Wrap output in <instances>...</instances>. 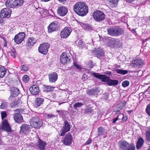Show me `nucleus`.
<instances>
[{
  "mask_svg": "<svg viewBox=\"0 0 150 150\" xmlns=\"http://www.w3.org/2000/svg\"><path fill=\"white\" fill-rule=\"evenodd\" d=\"M28 69V67L26 65H23L21 67V70L27 71Z\"/></svg>",
  "mask_w": 150,
  "mask_h": 150,
  "instance_id": "09e8293b",
  "label": "nucleus"
},
{
  "mask_svg": "<svg viewBox=\"0 0 150 150\" xmlns=\"http://www.w3.org/2000/svg\"><path fill=\"white\" fill-rule=\"evenodd\" d=\"M118 81L116 80H112L109 79L108 83H107V84L108 86H116L117 85L118 83Z\"/></svg>",
  "mask_w": 150,
  "mask_h": 150,
  "instance_id": "cd10ccee",
  "label": "nucleus"
},
{
  "mask_svg": "<svg viewBox=\"0 0 150 150\" xmlns=\"http://www.w3.org/2000/svg\"><path fill=\"white\" fill-rule=\"evenodd\" d=\"M1 114L2 119L4 118L7 116V114L5 111H3L1 112Z\"/></svg>",
  "mask_w": 150,
  "mask_h": 150,
  "instance_id": "8fccbe9b",
  "label": "nucleus"
},
{
  "mask_svg": "<svg viewBox=\"0 0 150 150\" xmlns=\"http://www.w3.org/2000/svg\"><path fill=\"white\" fill-rule=\"evenodd\" d=\"M83 105V104L81 103L77 102L74 105L73 107L75 108H79Z\"/></svg>",
  "mask_w": 150,
  "mask_h": 150,
  "instance_id": "37998d69",
  "label": "nucleus"
},
{
  "mask_svg": "<svg viewBox=\"0 0 150 150\" xmlns=\"http://www.w3.org/2000/svg\"><path fill=\"white\" fill-rule=\"evenodd\" d=\"M20 133L27 134L30 131L29 125L26 124H22L20 127Z\"/></svg>",
  "mask_w": 150,
  "mask_h": 150,
  "instance_id": "9b49d317",
  "label": "nucleus"
},
{
  "mask_svg": "<svg viewBox=\"0 0 150 150\" xmlns=\"http://www.w3.org/2000/svg\"><path fill=\"white\" fill-rule=\"evenodd\" d=\"M50 47V44L47 43L42 44L40 45L38 47L39 52L41 53L45 54L47 53L48 49Z\"/></svg>",
  "mask_w": 150,
  "mask_h": 150,
  "instance_id": "39448f33",
  "label": "nucleus"
},
{
  "mask_svg": "<svg viewBox=\"0 0 150 150\" xmlns=\"http://www.w3.org/2000/svg\"><path fill=\"white\" fill-rule=\"evenodd\" d=\"M126 103V102L125 101H123L120 102L117 105V108L119 110H121L123 107H124Z\"/></svg>",
  "mask_w": 150,
  "mask_h": 150,
  "instance_id": "72a5a7b5",
  "label": "nucleus"
},
{
  "mask_svg": "<svg viewBox=\"0 0 150 150\" xmlns=\"http://www.w3.org/2000/svg\"><path fill=\"white\" fill-rule=\"evenodd\" d=\"M132 63L134 66H138L143 64V61L139 58L136 59L133 61Z\"/></svg>",
  "mask_w": 150,
  "mask_h": 150,
  "instance_id": "393cba45",
  "label": "nucleus"
},
{
  "mask_svg": "<svg viewBox=\"0 0 150 150\" xmlns=\"http://www.w3.org/2000/svg\"><path fill=\"white\" fill-rule=\"evenodd\" d=\"M92 74L95 77L101 80L102 81L104 82L108 83L110 78L105 75L100 74L98 73H92Z\"/></svg>",
  "mask_w": 150,
  "mask_h": 150,
  "instance_id": "0eeeda50",
  "label": "nucleus"
},
{
  "mask_svg": "<svg viewBox=\"0 0 150 150\" xmlns=\"http://www.w3.org/2000/svg\"><path fill=\"white\" fill-rule=\"evenodd\" d=\"M15 0H7L5 3L6 6L10 8L15 7Z\"/></svg>",
  "mask_w": 150,
  "mask_h": 150,
  "instance_id": "a878e982",
  "label": "nucleus"
},
{
  "mask_svg": "<svg viewBox=\"0 0 150 150\" xmlns=\"http://www.w3.org/2000/svg\"><path fill=\"white\" fill-rule=\"evenodd\" d=\"M2 22V19L1 17H0V23H1Z\"/></svg>",
  "mask_w": 150,
  "mask_h": 150,
  "instance_id": "69168bd1",
  "label": "nucleus"
},
{
  "mask_svg": "<svg viewBox=\"0 0 150 150\" xmlns=\"http://www.w3.org/2000/svg\"><path fill=\"white\" fill-rule=\"evenodd\" d=\"M74 11L79 15L83 16L88 13V9L86 4L83 2H78L74 6Z\"/></svg>",
  "mask_w": 150,
  "mask_h": 150,
  "instance_id": "f257e3e1",
  "label": "nucleus"
},
{
  "mask_svg": "<svg viewBox=\"0 0 150 150\" xmlns=\"http://www.w3.org/2000/svg\"><path fill=\"white\" fill-rule=\"evenodd\" d=\"M46 144L45 142L39 139L38 141V148L41 149H44Z\"/></svg>",
  "mask_w": 150,
  "mask_h": 150,
  "instance_id": "c85d7f7f",
  "label": "nucleus"
},
{
  "mask_svg": "<svg viewBox=\"0 0 150 150\" xmlns=\"http://www.w3.org/2000/svg\"><path fill=\"white\" fill-rule=\"evenodd\" d=\"M30 122L31 126L35 128H40L43 124L42 120L38 117L31 118L30 120Z\"/></svg>",
  "mask_w": 150,
  "mask_h": 150,
  "instance_id": "f03ea898",
  "label": "nucleus"
},
{
  "mask_svg": "<svg viewBox=\"0 0 150 150\" xmlns=\"http://www.w3.org/2000/svg\"><path fill=\"white\" fill-rule=\"evenodd\" d=\"M116 71L117 73L123 75L126 74L128 72L127 71V70L119 69H116Z\"/></svg>",
  "mask_w": 150,
  "mask_h": 150,
  "instance_id": "ea45409f",
  "label": "nucleus"
},
{
  "mask_svg": "<svg viewBox=\"0 0 150 150\" xmlns=\"http://www.w3.org/2000/svg\"><path fill=\"white\" fill-rule=\"evenodd\" d=\"M123 116V114H120L119 115H117L116 118H117L118 120L122 118Z\"/></svg>",
  "mask_w": 150,
  "mask_h": 150,
  "instance_id": "5fc2aeb1",
  "label": "nucleus"
},
{
  "mask_svg": "<svg viewBox=\"0 0 150 150\" xmlns=\"http://www.w3.org/2000/svg\"><path fill=\"white\" fill-rule=\"evenodd\" d=\"M23 81L25 83H27L29 80V77L27 75H25L23 77Z\"/></svg>",
  "mask_w": 150,
  "mask_h": 150,
  "instance_id": "79ce46f5",
  "label": "nucleus"
},
{
  "mask_svg": "<svg viewBox=\"0 0 150 150\" xmlns=\"http://www.w3.org/2000/svg\"><path fill=\"white\" fill-rule=\"evenodd\" d=\"M11 9L9 8L3 9L1 11V16L3 18H9L11 16Z\"/></svg>",
  "mask_w": 150,
  "mask_h": 150,
  "instance_id": "9d476101",
  "label": "nucleus"
},
{
  "mask_svg": "<svg viewBox=\"0 0 150 150\" xmlns=\"http://www.w3.org/2000/svg\"><path fill=\"white\" fill-rule=\"evenodd\" d=\"M31 93L33 95L38 94L40 92V90L38 85L35 84L30 87L29 89Z\"/></svg>",
  "mask_w": 150,
  "mask_h": 150,
  "instance_id": "f3484780",
  "label": "nucleus"
},
{
  "mask_svg": "<svg viewBox=\"0 0 150 150\" xmlns=\"http://www.w3.org/2000/svg\"><path fill=\"white\" fill-rule=\"evenodd\" d=\"M77 22L78 23V24H79L83 29L86 30H89L91 29V27L87 24L78 21H77Z\"/></svg>",
  "mask_w": 150,
  "mask_h": 150,
  "instance_id": "7c9ffc66",
  "label": "nucleus"
},
{
  "mask_svg": "<svg viewBox=\"0 0 150 150\" xmlns=\"http://www.w3.org/2000/svg\"><path fill=\"white\" fill-rule=\"evenodd\" d=\"M47 116L48 118H50L54 117V115L52 114H48L47 115Z\"/></svg>",
  "mask_w": 150,
  "mask_h": 150,
  "instance_id": "4d7b16f0",
  "label": "nucleus"
},
{
  "mask_svg": "<svg viewBox=\"0 0 150 150\" xmlns=\"http://www.w3.org/2000/svg\"><path fill=\"white\" fill-rule=\"evenodd\" d=\"M93 16L94 19L97 21L103 20L105 17V15L103 12L98 10L93 13Z\"/></svg>",
  "mask_w": 150,
  "mask_h": 150,
  "instance_id": "7ed1b4c3",
  "label": "nucleus"
},
{
  "mask_svg": "<svg viewBox=\"0 0 150 150\" xmlns=\"http://www.w3.org/2000/svg\"><path fill=\"white\" fill-rule=\"evenodd\" d=\"M60 2H62L65 1L66 0H58Z\"/></svg>",
  "mask_w": 150,
  "mask_h": 150,
  "instance_id": "e2e57ef3",
  "label": "nucleus"
},
{
  "mask_svg": "<svg viewBox=\"0 0 150 150\" xmlns=\"http://www.w3.org/2000/svg\"><path fill=\"white\" fill-rule=\"evenodd\" d=\"M25 37V34L24 33H19L15 36L14 41L16 44H19L24 40Z\"/></svg>",
  "mask_w": 150,
  "mask_h": 150,
  "instance_id": "6e6552de",
  "label": "nucleus"
},
{
  "mask_svg": "<svg viewBox=\"0 0 150 150\" xmlns=\"http://www.w3.org/2000/svg\"><path fill=\"white\" fill-rule=\"evenodd\" d=\"M109 4L112 6V5L116 4L119 0H109Z\"/></svg>",
  "mask_w": 150,
  "mask_h": 150,
  "instance_id": "c03bdc74",
  "label": "nucleus"
},
{
  "mask_svg": "<svg viewBox=\"0 0 150 150\" xmlns=\"http://www.w3.org/2000/svg\"><path fill=\"white\" fill-rule=\"evenodd\" d=\"M107 44L108 46H113L120 47L122 45L121 41L118 39L109 38L108 40Z\"/></svg>",
  "mask_w": 150,
  "mask_h": 150,
  "instance_id": "20e7f679",
  "label": "nucleus"
},
{
  "mask_svg": "<svg viewBox=\"0 0 150 150\" xmlns=\"http://www.w3.org/2000/svg\"><path fill=\"white\" fill-rule=\"evenodd\" d=\"M146 139L147 141L150 142V129L149 128L146 132Z\"/></svg>",
  "mask_w": 150,
  "mask_h": 150,
  "instance_id": "4c0bfd02",
  "label": "nucleus"
},
{
  "mask_svg": "<svg viewBox=\"0 0 150 150\" xmlns=\"http://www.w3.org/2000/svg\"><path fill=\"white\" fill-rule=\"evenodd\" d=\"M127 2L131 3L134 1L135 0H125Z\"/></svg>",
  "mask_w": 150,
  "mask_h": 150,
  "instance_id": "bf43d9fd",
  "label": "nucleus"
},
{
  "mask_svg": "<svg viewBox=\"0 0 150 150\" xmlns=\"http://www.w3.org/2000/svg\"><path fill=\"white\" fill-rule=\"evenodd\" d=\"M15 103V102H14ZM16 104L15 105H18V104H19L20 103V100H19L17 102H16Z\"/></svg>",
  "mask_w": 150,
  "mask_h": 150,
  "instance_id": "680f3d73",
  "label": "nucleus"
},
{
  "mask_svg": "<svg viewBox=\"0 0 150 150\" xmlns=\"http://www.w3.org/2000/svg\"><path fill=\"white\" fill-rule=\"evenodd\" d=\"M49 81L50 82L53 83L55 82L58 78V76L56 72H53L49 75Z\"/></svg>",
  "mask_w": 150,
  "mask_h": 150,
  "instance_id": "aec40b11",
  "label": "nucleus"
},
{
  "mask_svg": "<svg viewBox=\"0 0 150 150\" xmlns=\"http://www.w3.org/2000/svg\"><path fill=\"white\" fill-rule=\"evenodd\" d=\"M135 146L133 144H131V145L129 144V147L126 150H135Z\"/></svg>",
  "mask_w": 150,
  "mask_h": 150,
  "instance_id": "a18cd8bd",
  "label": "nucleus"
},
{
  "mask_svg": "<svg viewBox=\"0 0 150 150\" xmlns=\"http://www.w3.org/2000/svg\"><path fill=\"white\" fill-rule=\"evenodd\" d=\"M118 120L117 118H114L113 119V123H115L116 121Z\"/></svg>",
  "mask_w": 150,
  "mask_h": 150,
  "instance_id": "13d9d810",
  "label": "nucleus"
},
{
  "mask_svg": "<svg viewBox=\"0 0 150 150\" xmlns=\"http://www.w3.org/2000/svg\"><path fill=\"white\" fill-rule=\"evenodd\" d=\"M16 53L15 52V50H13L11 52H10V54L13 58H15L16 55Z\"/></svg>",
  "mask_w": 150,
  "mask_h": 150,
  "instance_id": "3c124183",
  "label": "nucleus"
},
{
  "mask_svg": "<svg viewBox=\"0 0 150 150\" xmlns=\"http://www.w3.org/2000/svg\"><path fill=\"white\" fill-rule=\"evenodd\" d=\"M108 34L112 36H116L115 27H110L107 29Z\"/></svg>",
  "mask_w": 150,
  "mask_h": 150,
  "instance_id": "5701e85b",
  "label": "nucleus"
},
{
  "mask_svg": "<svg viewBox=\"0 0 150 150\" xmlns=\"http://www.w3.org/2000/svg\"><path fill=\"white\" fill-rule=\"evenodd\" d=\"M50 0H40V1H42V2H47V1H50Z\"/></svg>",
  "mask_w": 150,
  "mask_h": 150,
  "instance_id": "052dcab7",
  "label": "nucleus"
},
{
  "mask_svg": "<svg viewBox=\"0 0 150 150\" xmlns=\"http://www.w3.org/2000/svg\"><path fill=\"white\" fill-rule=\"evenodd\" d=\"M72 30L70 27H65L61 32L60 35L61 38H65L70 35Z\"/></svg>",
  "mask_w": 150,
  "mask_h": 150,
  "instance_id": "423d86ee",
  "label": "nucleus"
},
{
  "mask_svg": "<svg viewBox=\"0 0 150 150\" xmlns=\"http://www.w3.org/2000/svg\"><path fill=\"white\" fill-rule=\"evenodd\" d=\"M14 119L17 123H21L23 121V118L22 116L19 113H16L13 115Z\"/></svg>",
  "mask_w": 150,
  "mask_h": 150,
  "instance_id": "412c9836",
  "label": "nucleus"
},
{
  "mask_svg": "<svg viewBox=\"0 0 150 150\" xmlns=\"http://www.w3.org/2000/svg\"><path fill=\"white\" fill-rule=\"evenodd\" d=\"M70 129V125L68 122L65 120L64 122V125L63 128L61 130V133L60 134L61 136H63L66 132H69Z\"/></svg>",
  "mask_w": 150,
  "mask_h": 150,
  "instance_id": "f8f14e48",
  "label": "nucleus"
},
{
  "mask_svg": "<svg viewBox=\"0 0 150 150\" xmlns=\"http://www.w3.org/2000/svg\"><path fill=\"white\" fill-rule=\"evenodd\" d=\"M24 1L23 0H15V7H19L23 5Z\"/></svg>",
  "mask_w": 150,
  "mask_h": 150,
  "instance_id": "473e14b6",
  "label": "nucleus"
},
{
  "mask_svg": "<svg viewBox=\"0 0 150 150\" xmlns=\"http://www.w3.org/2000/svg\"><path fill=\"white\" fill-rule=\"evenodd\" d=\"M122 118V122H124L125 121H126L127 119V117L126 116H124L123 115V116Z\"/></svg>",
  "mask_w": 150,
  "mask_h": 150,
  "instance_id": "864d4df0",
  "label": "nucleus"
},
{
  "mask_svg": "<svg viewBox=\"0 0 150 150\" xmlns=\"http://www.w3.org/2000/svg\"><path fill=\"white\" fill-rule=\"evenodd\" d=\"M6 73V69L4 67L0 65V78L4 77Z\"/></svg>",
  "mask_w": 150,
  "mask_h": 150,
  "instance_id": "bb28decb",
  "label": "nucleus"
},
{
  "mask_svg": "<svg viewBox=\"0 0 150 150\" xmlns=\"http://www.w3.org/2000/svg\"><path fill=\"white\" fill-rule=\"evenodd\" d=\"M67 11V8L64 6H59L57 10L58 14L61 16H64L66 15Z\"/></svg>",
  "mask_w": 150,
  "mask_h": 150,
  "instance_id": "2eb2a0df",
  "label": "nucleus"
},
{
  "mask_svg": "<svg viewBox=\"0 0 150 150\" xmlns=\"http://www.w3.org/2000/svg\"><path fill=\"white\" fill-rule=\"evenodd\" d=\"M96 55L98 58H100L103 55L104 52L102 50L99 49L96 51Z\"/></svg>",
  "mask_w": 150,
  "mask_h": 150,
  "instance_id": "f704fd0d",
  "label": "nucleus"
},
{
  "mask_svg": "<svg viewBox=\"0 0 150 150\" xmlns=\"http://www.w3.org/2000/svg\"><path fill=\"white\" fill-rule=\"evenodd\" d=\"M1 128L3 130H4L8 132H11V129L9 125V124L7 120H4L3 121L2 126Z\"/></svg>",
  "mask_w": 150,
  "mask_h": 150,
  "instance_id": "6ab92c4d",
  "label": "nucleus"
},
{
  "mask_svg": "<svg viewBox=\"0 0 150 150\" xmlns=\"http://www.w3.org/2000/svg\"><path fill=\"white\" fill-rule=\"evenodd\" d=\"M11 94L10 96L8 98L9 100H12L13 98L18 96L19 93V89L14 87H11Z\"/></svg>",
  "mask_w": 150,
  "mask_h": 150,
  "instance_id": "ddd939ff",
  "label": "nucleus"
},
{
  "mask_svg": "<svg viewBox=\"0 0 150 150\" xmlns=\"http://www.w3.org/2000/svg\"><path fill=\"white\" fill-rule=\"evenodd\" d=\"M144 141L143 139L141 137H139L137 141L136 148L137 149H140L143 145Z\"/></svg>",
  "mask_w": 150,
  "mask_h": 150,
  "instance_id": "b1692460",
  "label": "nucleus"
},
{
  "mask_svg": "<svg viewBox=\"0 0 150 150\" xmlns=\"http://www.w3.org/2000/svg\"><path fill=\"white\" fill-rule=\"evenodd\" d=\"M92 140L91 139H88L86 142V144L88 145L90 144Z\"/></svg>",
  "mask_w": 150,
  "mask_h": 150,
  "instance_id": "6e6d98bb",
  "label": "nucleus"
},
{
  "mask_svg": "<svg viewBox=\"0 0 150 150\" xmlns=\"http://www.w3.org/2000/svg\"><path fill=\"white\" fill-rule=\"evenodd\" d=\"M98 136H99L102 135L104 132V129L101 127H98Z\"/></svg>",
  "mask_w": 150,
  "mask_h": 150,
  "instance_id": "e433bc0d",
  "label": "nucleus"
},
{
  "mask_svg": "<svg viewBox=\"0 0 150 150\" xmlns=\"http://www.w3.org/2000/svg\"><path fill=\"white\" fill-rule=\"evenodd\" d=\"M116 36H119L122 34L124 32L123 29L118 27H115Z\"/></svg>",
  "mask_w": 150,
  "mask_h": 150,
  "instance_id": "c756f323",
  "label": "nucleus"
},
{
  "mask_svg": "<svg viewBox=\"0 0 150 150\" xmlns=\"http://www.w3.org/2000/svg\"><path fill=\"white\" fill-rule=\"evenodd\" d=\"M129 82L128 81H123L122 83V85L124 87H126L129 86Z\"/></svg>",
  "mask_w": 150,
  "mask_h": 150,
  "instance_id": "49530a36",
  "label": "nucleus"
},
{
  "mask_svg": "<svg viewBox=\"0 0 150 150\" xmlns=\"http://www.w3.org/2000/svg\"><path fill=\"white\" fill-rule=\"evenodd\" d=\"M54 87L45 86H44V91L45 92H50L53 91Z\"/></svg>",
  "mask_w": 150,
  "mask_h": 150,
  "instance_id": "c9c22d12",
  "label": "nucleus"
},
{
  "mask_svg": "<svg viewBox=\"0 0 150 150\" xmlns=\"http://www.w3.org/2000/svg\"><path fill=\"white\" fill-rule=\"evenodd\" d=\"M58 25L57 22L53 21L48 27V32L52 33L57 30Z\"/></svg>",
  "mask_w": 150,
  "mask_h": 150,
  "instance_id": "4468645a",
  "label": "nucleus"
},
{
  "mask_svg": "<svg viewBox=\"0 0 150 150\" xmlns=\"http://www.w3.org/2000/svg\"><path fill=\"white\" fill-rule=\"evenodd\" d=\"M74 66L77 68L79 69H81V66L76 63L74 62Z\"/></svg>",
  "mask_w": 150,
  "mask_h": 150,
  "instance_id": "603ef678",
  "label": "nucleus"
},
{
  "mask_svg": "<svg viewBox=\"0 0 150 150\" xmlns=\"http://www.w3.org/2000/svg\"><path fill=\"white\" fill-rule=\"evenodd\" d=\"M8 105V103L4 101H2L1 104L0 106V108L1 109H4L7 107Z\"/></svg>",
  "mask_w": 150,
  "mask_h": 150,
  "instance_id": "a19ab883",
  "label": "nucleus"
},
{
  "mask_svg": "<svg viewBox=\"0 0 150 150\" xmlns=\"http://www.w3.org/2000/svg\"><path fill=\"white\" fill-rule=\"evenodd\" d=\"M146 111L147 114L150 116V104L147 106L146 109Z\"/></svg>",
  "mask_w": 150,
  "mask_h": 150,
  "instance_id": "de8ad7c7",
  "label": "nucleus"
},
{
  "mask_svg": "<svg viewBox=\"0 0 150 150\" xmlns=\"http://www.w3.org/2000/svg\"><path fill=\"white\" fill-rule=\"evenodd\" d=\"M70 59L65 52L62 53L60 58V62L62 64H65L69 62Z\"/></svg>",
  "mask_w": 150,
  "mask_h": 150,
  "instance_id": "dca6fc26",
  "label": "nucleus"
},
{
  "mask_svg": "<svg viewBox=\"0 0 150 150\" xmlns=\"http://www.w3.org/2000/svg\"><path fill=\"white\" fill-rule=\"evenodd\" d=\"M120 150H126L129 147V144L125 140H121L118 143Z\"/></svg>",
  "mask_w": 150,
  "mask_h": 150,
  "instance_id": "1a4fd4ad",
  "label": "nucleus"
},
{
  "mask_svg": "<svg viewBox=\"0 0 150 150\" xmlns=\"http://www.w3.org/2000/svg\"><path fill=\"white\" fill-rule=\"evenodd\" d=\"M72 140V137L71 135L68 134L63 140V144L66 145H69L71 144Z\"/></svg>",
  "mask_w": 150,
  "mask_h": 150,
  "instance_id": "a211bd4d",
  "label": "nucleus"
},
{
  "mask_svg": "<svg viewBox=\"0 0 150 150\" xmlns=\"http://www.w3.org/2000/svg\"><path fill=\"white\" fill-rule=\"evenodd\" d=\"M36 42V40L32 37H30L28 39L26 42V45L29 47L33 46Z\"/></svg>",
  "mask_w": 150,
  "mask_h": 150,
  "instance_id": "4be33fe9",
  "label": "nucleus"
},
{
  "mask_svg": "<svg viewBox=\"0 0 150 150\" xmlns=\"http://www.w3.org/2000/svg\"><path fill=\"white\" fill-rule=\"evenodd\" d=\"M119 112H120L119 111V110H117L116 112V114H118Z\"/></svg>",
  "mask_w": 150,
  "mask_h": 150,
  "instance_id": "338daca9",
  "label": "nucleus"
},
{
  "mask_svg": "<svg viewBox=\"0 0 150 150\" xmlns=\"http://www.w3.org/2000/svg\"><path fill=\"white\" fill-rule=\"evenodd\" d=\"M107 74L110 75H111V73L110 72H108Z\"/></svg>",
  "mask_w": 150,
  "mask_h": 150,
  "instance_id": "774afa93",
  "label": "nucleus"
},
{
  "mask_svg": "<svg viewBox=\"0 0 150 150\" xmlns=\"http://www.w3.org/2000/svg\"><path fill=\"white\" fill-rule=\"evenodd\" d=\"M44 101V99L41 98H38L36 99L35 101V105L37 106H40L42 103Z\"/></svg>",
  "mask_w": 150,
  "mask_h": 150,
  "instance_id": "2f4dec72",
  "label": "nucleus"
},
{
  "mask_svg": "<svg viewBox=\"0 0 150 150\" xmlns=\"http://www.w3.org/2000/svg\"><path fill=\"white\" fill-rule=\"evenodd\" d=\"M86 93L89 95H93L96 93V91L93 89L87 90Z\"/></svg>",
  "mask_w": 150,
  "mask_h": 150,
  "instance_id": "58836bf2",
  "label": "nucleus"
},
{
  "mask_svg": "<svg viewBox=\"0 0 150 150\" xmlns=\"http://www.w3.org/2000/svg\"><path fill=\"white\" fill-rule=\"evenodd\" d=\"M142 42L143 43H144L146 42V41L145 40V39H143L142 40Z\"/></svg>",
  "mask_w": 150,
  "mask_h": 150,
  "instance_id": "0e129e2a",
  "label": "nucleus"
}]
</instances>
